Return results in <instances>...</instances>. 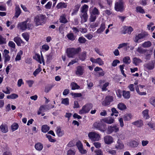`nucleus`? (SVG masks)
I'll use <instances>...</instances> for the list:
<instances>
[{
	"instance_id": "obj_1",
	"label": "nucleus",
	"mask_w": 155,
	"mask_h": 155,
	"mask_svg": "<svg viewBox=\"0 0 155 155\" xmlns=\"http://www.w3.org/2000/svg\"><path fill=\"white\" fill-rule=\"evenodd\" d=\"M81 51L80 47L76 48H69L67 50V55L69 58H73L75 55Z\"/></svg>"
},
{
	"instance_id": "obj_2",
	"label": "nucleus",
	"mask_w": 155,
	"mask_h": 155,
	"mask_svg": "<svg viewBox=\"0 0 155 155\" xmlns=\"http://www.w3.org/2000/svg\"><path fill=\"white\" fill-rule=\"evenodd\" d=\"M45 18V16L42 15H39L36 16L34 19L36 25L38 26L44 23Z\"/></svg>"
},
{
	"instance_id": "obj_3",
	"label": "nucleus",
	"mask_w": 155,
	"mask_h": 155,
	"mask_svg": "<svg viewBox=\"0 0 155 155\" xmlns=\"http://www.w3.org/2000/svg\"><path fill=\"white\" fill-rule=\"evenodd\" d=\"M114 8L115 10L120 12H123L124 10V2L120 0L115 3Z\"/></svg>"
},
{
	"instance_id": "obj_4",
	"label": "nucleus",
	"mask_w": 155,
	"mask_h": 155,
	"mask_svg": "<svg viewBox=\"0 0 155 155\" xmlns=\"http://www.w3.org/2000/svg\"><path fill=\"white\" fill-rule=\"evenodd\" d=\"M88 136L92 141H98L100 138L99 135L95 132H91L88 133Z\"/></svg>"
},
{
	"instance_id": "obj_5",
	"label": "nucleus",
	"mask_w": 155,
	"mask_h": 155,
	"mask_svg": "<svg viewBox=\"0 0 155 155\" xmlns=\"http://www.w3.org/2000/svg\"><path fill=\"white\" fill-rule=\"evenodd\" d=\"M93 105L91 104H86L84 106L82 109L79 111L80 114H83L88 113L92 108Z\"/></svg>"
},
{
	"instance_id": "obj_6",
	"label": "nucleus",
	"mask_w": 155,
	"mask_h": 155,
	"mask_svg": "<svg viewBox=\"0 0 155 155\" xmlns=\"http://www.w3.org/2000/svg\"><path fill=\"white\" fill-rule=\"evenodd\" d=\"M119 130V127L116 125H112L108 126L107 128V134H110L114 132H117Z\"/></svg>"
},
{
	"instance_id": "obj_7",
	"label": "nucleus",
	"mask_w": 155,
	"mask_h": 155,
	"mask_svg": "<svg viewBox=\"0 0 155 155\" xmlns=\"http://www.w3.org/2000/svg\"><path fill=\"white\" fill-rule=\"evenodd\" d=\"M94 128L97 129L101 131L104 132L105 130L102 129L103 124L101 121H98L95 122L93 125Z\"/></svg>"
},
{
	"instance_id": "obj_8",
	"label": "nucleus",
	"mask_w": 155,
	"mask_h": 155,
	"mask_svg": "<svg viewBox=\"0 0 155 155\" xmlns=\"http://www.w3.org/2000/svg\"><path fill=\"white\" fill-rule=\"evenodd\" d=\"M51 108V106H49L48 105H41L40 107L39 110L38 112V114L40 115L41 114V112H44L49 110Z\"/></svg>"
},
{
	"instance_id": "obj_9",
	"label": "nucleus",
	"mask_w": 155,
	"mask_h": 155,
	"mask_svg": "<svg viewBox=\"0 0 155 155\" xmlns=\"http://www.w3.org/2000/svg\"><path fill=\"white\" fill-rule=\"evenodd\" d=\"M9 51L8 50L5 49L2 55L3 57L5 59L4 62L6 63L9 61L10 59V57L8 55Z\"/></svg>"
},
{
	"instance_id": "obj_10",
	"label": "nucleus",
	"mask_w": 155,
	"mask_h": 155,
	"mask_svg": "<svg viewBox=\"0 0 155 155\" xmlns=\"http://www.w3.org/2000/svg\"><path fill=\"white\" fill-rule=\"evenodd\" d=\"M104 140L105 143L109 144L113 142V137L110 135H107L104 138Z\"/></svg>"
},
{
	"instance_id": "obj_11",
	"label": "nucleus",
	"mask_w": 155,
	"mask_h": 155,
	"mask_svg": "<svg viewBox=\"0 0 155 155\" xmlns=\"http://www.w3.org/2000/svg\"><path fill=\"white\" fill-rule=\"evenodd\" d=\"M123 30L122 31V32L124 34L128 33L130 34L133 30V28L130 26H124L123 27Z\"/></svg>"
},
{
	"instance_id": "obj_12",
	"label": "nucleus",
	"mask_w": 155,
	"mask_h": 155,
	"mask_svg": "<svg viewBox=\"0 0 155 155\" xmlns=\"http://www.w3.org/2000/svg\"><path fill=\"white\" fill-rule=\"evenodd\" d=\"M113 101L112 97L111 96L107 97L105 100L102 102L103 105L106 106L110 104V102Z\"/></svg>"
},
{
	"instance_id": "obj_13",
	"label": "nucleus",
	"mask_w": 155,
	"mask_h": 155,
	"mask_svg": "<svg viewBox=\"0 0 155 155\" xmlns=\"http://www.w3.org/2000/svg\"><path fill=\"white\" fill-rule=\"evenodd\" d=\"M84 69L82 67L78 66L77 67L76 74L78 76L83 75L84 73Z\"/></svg>"
},
{
	"instance_id": "obj_14",
	"label": "nucleus",
	"mask_w": 155,
	"mask_h": 155,
	"mask_svg": "<svg viewBox=\"0 0 155 155\" xmlns=\"http://www.w3.org/2000/svg\"><path fill=\"white\" fill-rule=\"evenodd\" d=\"M145 68L148 70L153 69L154 68V65L152 61L144 64Z\"/></svg>"
},
{
	"instance_id": "obj_15",
	"label": "nucleus",
	"mask_w": 155,
	"mask_h": 155,
	"mask_svg": "<svg viewBox=\"0 0 155 155\" xmlns=\"http://www.w3.org/2000/svg\"><path fill=\"white\" fill-rule=\"evenodd\" d=\"M145 37V35L143 33H140L136 35L134 41L136 42H137L139 40L144 38Z\"/></svg>"
},
{
	"instance_id": "obj_16",
	"label": "nucleus",
	"mask_w": 155,
	"mask_h": 155,
	"mask_svg": "<svg viewBox=\"0 0 155 155\" xmlns=\"http://www.w3.org/2000/svg\"><path fill=\"white\" fill-rule=\"evenodd\" d=\"M132 124L137 127H140L143 125V123L141 120H139L133 122Z\"/></svg>"
},
{
	"instance_id": "obj_17",
	"label": "nucleus",
	"mask_w": 155,
	"mask_h": 155,
	"mask_svg": "<svg viewBox=\"0 0 155 155\" xmlns=\"http://www.w3.org/2000/svg\"><path fill=\"white\" fill-rule=\"evenodd\" d=\"M59 20L60 22L64 24L68 22V21L66 19V16L65 14H63L61 16Z\"/></svg>"
},
{
	"instance_id": "obj_18",
	"label": "nucleus",
	"mask_w": 155,
	"mask_h": 155,
	"mask_svg": "<svg viewBox=\"0 0 155 155\" xmlns=\"http://www.w3.org/2000/svg\"><path fill=\"white\" fill-rule=\"evenodd\" d=\"M104 121L107 124H111L114 123V120L111 117H109L104 119Z\"/></svg>"
},
{
	"instance_id": "obj_19",
	"label": "nucleus",
	"mask_w": 155,
	"mask_h": 155,
	"mask_svg": "<svg viewBox=\"0 0 155 155\" xmlns=\"http://www.w3.org/2000/svg\"><path fill=\"white\" fill-rule=\"evenodd\" d=\"M27 21L22 22L19 24L20 29L22 30H25L27 28Z\"/></svg>"
},
{
	"instance_id": "obj_20",
	"label": "nucleus",
	"mask_w": 155,
	"mask_h": 155,
	"mask_svg": "<svg viewBox=\"0 0 155 155\" xmlns=\"http://www.w3.org/2000/svg\"><path fill=\"white\" fill-rule=\"evenodd\" d=\"M145 56V59L147 60L150 59L151 55L152 54V52L151 50H146V51L144 53Z\"/></svg>"
},
{
	"instance_id": "obj_21",
	"label": "nucleus",
	"mask_w": 155,
	"mask_h": 155,
	"mask_svg": "<svg viewBox=\"0 0 155 155\" xmlns=\"http://www.w3.org/2000/svg\"><path fill=\"white\" fill-rule=\"evenodd\" d=\"M139 143L135 140H132L129 142V145L131 147H137L139 145Z\"/></svg>"
},
{
	"instance_id": "obj_22",
	"label": "nucleus",
	"mask_w": 155,
	"mask_h": 155,
	"mask_svg": "<svg viewBox=\"0 0 155 155\" xmlns=\"http://www.w3.org/2000/svg\"><path fill=\"white\" fill-rule=\"evenodd\" d=\"M0 129L3 133H6L8 131V127L5 124H2L0 126Z\"/></svg>"
},
{
	"instance_id": "obj_23",
	"label": "nucleus",
	"mask_w": 155,
	"mask_h": 155,
	"mask_svg": "<svg viewBox=\"0 0 155 155\" xmlns=\"http://www.w3.org/2000/svg\"><path fill=\"white\" fill-rule=\"evenodd\" d=\"M14 41L18 46H20L21 43L23 42L22 40L18 37H15L14 39Z\"/></svg>"
},
{
	"instance_id": "obj_24",
	"label": "nucleus",
	"mask_w": 155,
	"mask_h": 155,
	"mask_svg": "<svg viewBox=\"0 0 155 155\" xmlns=\"http://www.w3.org/2000/svg\"><path fill=\"white\" fill-rule=\"evenodd\" d=\"M15 12L14 17L18 18L21 13V10L19 6H16L15 8Z\"/></svg>"
},
{
	"instance_id": "obj_25",
	"label": "nucleus",
	"mask_w": 155,
	"mask_h": 155,
	"mask_svg": "<svg viewBox=\"0 0 155 155\" xmlns=\"http://www.w3.org/2000/svg\"><path fill=\"white\" fill-rule=\"evenodd\" d=\"M142 61L140 58L134 57L133 58V63L136 65H137L141 63Z\"/></svg>"
},
{
	"instance_id": "obj_26",
	"label": "nucleus",
	"mask_w": 155,
	"mask_h": 155,
	"mask_svg": "<svg viewBox=\"0 0 155 155\" xmlns=\"http://www.w3.org/2000/svg\"><path fill=\"white\" fill-rule=\"evenodd\" d=\"M105 28V24L104 23H102L101 25L100 28L97 30V32L98 33H101L104 30Z\"/></svg>"
},
{
	"instance_id": "obj_27",
	"label": "nucleus",
	"mask_w": 155,
	"mask_h": 155,
	"mask_svg": "<svg viewBox=\"0 0 155 155\" xmlns=\"http://www.w3.org/2000/svg\"><path fill=\"white\" fill-rule=\"evenodd\" d=\"M56 133L59 137L62 136L64 134V131L61 130L60 127L57 128Z\"/></svg>"
},
{
	"instance_id": "obj_28",
	"label": "nucleus",
	"mask_w": 155,
	"mask_h": 155,
	"mask_svg": "<svg viewBox=\"0 0 155 155\" xmlns=\"http://www.w3.org/2000/svg\"><path fill=\"white\" fill-rule=\"evenodd\" d=\"M67 6V5L65 3L61 2L58 4L56 7L58 9H59L61 8H66Z\"/></svg>"
},
{
	"instance_id": "obj_29",
	"label": "nucleus",
	"mask_w": 155,
	"mask_h": 155,
	"mask_svg": "<svg viewBox=\"0 0 155 155\" xmlns=\"http://www.w3.org/2000/svg\"><path fill=\"white\" fill-rule=\"evenodd\" d=\"M132 117V116L131 114H127L123 116V118L124 120H129L131 119Z\"/></svg>"
},
{
	"instance_id": "obj_30",
	"label": "nucleus",
	"mask_w": 155,
	"mask_h": 155,
	"mask_svg": "<svg viewBox=\"0 0 155 155\" xmlns=\"http://www.w3.org/2000/svg\"><path fill=\"white\" fill-rule=\"evenodd\" d=\"M123 95L125 98L128 99L130 97V92L124 91Z\"/></svg>"
},
{
	"instance_id": "obj_31",
	"label": "nucleus",
	"mask_w": 155,
	"mask_h": 155,
	"mask_svg": "<svg viewBox=\"0 0 155 155\" xmlns=\"http://www.w3.org/2000/svg\"><path fill=\"white\" fill-rule=\"evenodd\" d=\"M117 107L119 109L121 110H123L126 109V105L122 103H119L117 105Z\"/></svg>"
},
{
	"instance_id": "obj_32",
	"label": "nucleus",
	"mask_w": 155,
	"mask_h": 155,
	"mask_svg": "<svg viewBox=\"0 0 155 155\" xmlns=\"http://www.w3.org/2000/svg\"><path fill=\"white\" fill-rule=\"evenodd\" d=\"M43 147V145L41 143H38L35 145V149L38 150L40 151L42 149Z\"/></svg>"
},
{
	"instance_id": "obj_33",
	"label": "nucleus",
	"mask_w": 155,
	"mask_h": 155,
	"mask_svg": "<svg viewBox=\"0 0 155 155\" xmlns=\"http://www.w3.org/2000/svg\"><path fill=\"white\" fill-rule=\"evenodd\" d=\"M67 36L69 40L71 41H74L76 38V37L72 33H70L68 34Z\"/></svg>"
},
{
	"instance_id": "obj_34",
	"label": "nucleus",
	"mask_w": 155,
	"mask_h": 155,
	"mask_svg": "<svg viewBox=\"0 0 155 155\" xmlns=\"http://www.w3.org/2000/svg\"><path fill=\"white\" fill-rule=\"evenodd\" d=\"M88 6L86 5H84L81 8V12L83 13H87V12L88 10Z\"/></svg>"
},
{
	"instance_id": "obj_35",
	"label": "nucleus",
	"mask_w": 155,
	"mask_h": 155,
	"mask_svg": "<svg viewBox=\"0 0 155 155\" xmlns=\"http://www.w3.org/2000/svg\"><path fill=\"white\" fill-rule=\"evenodd\" d=\"M86 56V52L84 51L82 52L79 55V58L82 61L85 60Z\"/></svg>"
},
{
	"instance_id": "obj_36",
	"label": "nucleus",
	"mask_w": 155,
	"mask_h": 155,
	"mask_svg": "<svg viewBox=\"0 0 155 155\" xmlns=\"http://www.w3.org/2000/svg\"><path fill=\"white\" fill-rule=\"evenodd\" d=\"M91 14L95 15H98L100 12L98 9L96 7H94L92 10Z\"/></svg>"
},
{
	"instance_id": "obj_37",
	"label": "nucleus",
	"mask_w": 155,
	"mask_h": 155,
	"mask_svg": "<svg viewBox=\"0 0 155 155\" xmlns=\"http://www.w3.org/2000/svg\"><path fill=\"white\" fill-rule=\"evenodd\" d=\"M123 61L124 63L127 64H129L130 62V58L128 56L124 57Z\"/></svg>"
},
{
	"instance_id": "obj_38",
	"label": "nucleus",
	"mask_w": 155,
	"mask_h": 155,
	"mask_svg": "<svg viewBox=\"0 0 155 155\" xmlns=\"http://www.w3.org/2000/svg\"><path fill=\"white\" fill-rule=\"evenodd\" d=\"M49 127L46 125H45L42 126L41 130L43 132L46 133L49 130Z\"/></svg>"
},
{
	"instance_id": "obj_39",
	"label": "nucleus",
	"mask_w": 155,
	"mask_h": 155,
	"mask_svg": "<svg viewBox=\"0 0 155 155\" xmlns=\"http://www.w3.org/2000/svg\"><path fill=\"white\" fill-rule=\"evenodd\" d=\"M71 89L73 90L78 89L80 87L76 83L74 82L71 83Z\"/></svg>"
},
{
	"instance_id": "obj_40",
	"label": "nucleus",
	"mask_w": 155,
	"mask_h": 155,
	"mask_svg": "<svg viewBox=\"0 0 155 155\" xmlns=\"http://www.w3.org/2000/svg\"><path fill=\"white\" fill-rule=\"evenodd\" d=\"M124 147V146L123 144L117 142V144L115 145V148L117 149H123Z\"/></svg>"
},
{
	"instance_id": "obj_41",
	"label": "nucleus",
	"mask_w": 155,
	"mask_h": 155,
	"mask_svg": "<svg viewBox=\"0 0 155 155\" xmlns=\"http://www.w3.org/2000/svg\"><path fill=\"white\" fill-rule=\"evenodd\" d=\"M151 45V43L150 41L145 42L142 44V46L144 48H148L150 47Z\"/></svg>"
},
{
	"instance_id": "obj_42",
	"label": "nucleus",
	"mask_w": 155,
	"mask_h": 155,
	"mask_svg": "<svg viewBox=\"0 0 155 155\" xmlns=\"http://www.w3.org/2000/svg\"><path fill=\"white\" fill-rule=\"evenodd\" d=\"M18 97L17 94H12L10 95H8L7 96V98L8 99H14L17 98Z\"/></svg>"
},
{
	"instance_id": "obj_43",
	"label": "nucleus",
	"mask_w": 155,
	"mask_h": 155,
	"mask_svg": "<svg viewBox=\"0 0 155 155\" xmlns=\"http://www.w3.org/2000/svg\"><path fill=\"white\" fill-rule=\"evenodd\" d=\"M18 124L16 123H14L11 126L12 129L13 131H14L18 129Z\"/></svg>"
},
{
	"instance_id": "obj_44",
	"label": "nucleus",
	"mask_w": 155,
	"mask_h": 155,
	"mask_svg": "<svg viewBox=\"0 0 155 155\" xmlns=\"http://www.w3.org/2000/svg\"><path fill=\"white\" fill-rule=\"evenodd\" d=\"M137 51L140 54H144L146 51V50L142 48L141 47H139Z\"/></svg>"
},
{
	"instance_id": "obj_45",
	"label": "nucleus",
	"mask_w": 155,
	"mask_h": 155,
	"mask_svg": "<svg viewBox=\"0 0 155 155\" xmlns=\"http://www.w3.org/2000/svg\"><path fill=\"white\" fill-rule=\"evenodd\" d=\"M53 87V86L51 85L45 86V92L46 93H48Z\"/></svg>"
},
{
	"instance_id": "obj_46",
	"label": "nucleus",
	"mask_w": 155,
	"mask_h": 155,
	"mask_svg": "<svg viewBox=\"0 0 155 155\" xmlns=\"http://www.w3.org/2000/svg\"><path fill=\"white\" fill-rule=\"evenodd\" d=\"M96 63L100 65H103L104 64V62L100 58L96 59Z\"/></svg>"
},
{
	"instance_id": "obj_47",
	"label": "nucleus",
	"mask_w": 155,
	"mask_h": 155,
	"mask_svg": "<svg viewBox=\"0 0 155 155\" xmlns=\"http://www.w3.org/2000/svg\"><path fill=\"white\" fill-rule=\"evenodd\" d=\"M136 90L137 92L140 95H145L146 94V93L145 92H140L139 91V88L138 87V86H137L135 87Z\"/></svg>"
},
{
	"instance_id": "obj_48",
	"label": "nucleus",
	"mask_w": 155,
	"mask_h": 155,
	"mask_svg": "<svg viewBox=\"0 0 155 155\" xmlns=\"http://www.w3.org/2000/svg\"><path fill=\"white\" fill-rule=\"evenodd\" d=\"M61 103L64 104L66 105L69 104V99L68 98L62 99Z\"/></svg>"
},
{
	"instance_id": "obj_49",
	"label": "nucleus",
	"mask_w": 155,
	"mask_h": 155,
	"mask_svg": "<svg viewBox=\"0 0 155 155\" xmlns=\"http://www.w3.org/2000/svg\"><path fill=\"white\" fill-rule=\"evenodd\" d=\"M96 16L95 15L91 14L90 16V18H89L90 21L91 22H94L95 21L96 18Z\"/></svg>"
},
{
	"instance_id": "obj_50",
	"label": "nucleus",
	"mask_w": 155,
	"mask_h": 155,
	"mask_svg": "<svg viewBox=\"0 0 155 155\" xmlns=\"http://www.w3.org/2000/svg\"><path fill=\"white\" fill-rule=\"evenodd\" d=\"M136 10L137 12H138L141 13H144L145 12L143 9L141 7L138 6L136 8Z\"/></svg>"
},
{
	"instance_id": "obj_51",
	"label": "nucleus",
	"mask_w": 155,
	"mask_h": 155,
	"mask_svg": "<svg viewBox=\"0 0 155 155\" xmlns=\"http://www.w3.org/2000/svg\"><path fill=\"white\" fill-rule=\"evenodd\" d=\"M34 58L37 61L39 62L40 64L41 63V60L40 55L38 54H36Z\"/></svg>"
},
{
	"instance_id": "obj_52",
	"label": "nucleus",
	"mask_w": 155,
	"mask_h": 155,
	"mask_svg": "<svg viewBox=\"0 0 155 155\" xmlns=\"http://www.w3.org/2000/svg\"><path fill=\"white\" fill-rule=\"evenodd\" d=\"M78 41L80 43H84L86 41V40L84 38L81 37L79 38Z\"/></svg>"
},
{
	"instance_id": "obj_53",
	"label": "nucleus",
	"mask_w": 155,
	"mask_h": 155,
	"mask_svg": "<svg viewBox=\"0 0 155 155\" xmlns=\"http://www.w3.org/2000/svg\"><path fill=\"white\" fill-rule=\"evenodd\" d=\"M6 43V39L3 38L1 36H0V45L5 44Z\"/></svg>"
},
{
	"instance_id": "obj_54",
	"label": "nucleus",
	"mask_w": 155,
	"mask_h": 155,
	"mask_svg": "<svg viewBox=\"0 0 155 155\" xmlns=\"http://www.w3.org/2000/svg\"><path fill=\"white\" fill-rule=\"evenodd\" d=\"M71 94L72 96H74V97H79L82 96V94L80 93H71Z\"/></svg>"
},
{
	"instance_id": "obj_55",
	"label": "nucleus",
	"mask_w": 155,
	"mask_h": 155,
	"mask_svg": "<svg viewBox=\"0 0 155 155\" xmlns=\"http://www.w3.org/2000/svg\"><path fill=\"white\" fill-rule=\"evenodd\" d=\"M22 36L27 41L28 40L29 36L28 34L27 33H23L22 34Z\"/></svg>"
},
{
	"instance_id": "obj_56",
	"label": "nucleus",
	"mask_w": 155,
	"mask_h": 155,
	"mask_svg": "<svg viewBox=\"0 0 155 155\" xmlns=\"http://www.w3.org/2000/svg\"><path fill=\"white\" fill-rule=\"evenodd\" d=\"M94 152L96 153V155H103L102 151L100 149L95 150Z\"/></svg>"
},
{
	"instance_id": "obj_57",
	"label": "nucleus",
	"mask_w": 155,
	"mask_h": 155,
	"mask_svg": "<svg viewBox=\"0 0 155 155\" xmlns=\"http://www.w3.org/2000/svg\"><path fill=\"white\" fill-rule=\"evenodd\" d=\"M8 46L13 48H15V43L12 41H10L9 42L8 44Z\"/></svg>"
},
{
	"instance_id": "obj_58",
	"label": "nucleus",
	"mask_w": 155,
	"mask_h": 155,
	"mask_svg": "<svg viewBox=\"0 0 155 155\" xmlns=\"http://www.w3.org/2000/svg\"><path fill=\"white\" fill-rule=\"evenodd\" d=\"M87 18L88 15L87 13H84V14L82 15V18L84 20V22L87 21Z\"/></svg>"
},
{
	"instance_id": "obj_59",
	"label": "nucleus",
	"mask_w": 155,
	"mask_h": 155,
	"mask_svg": "<svg viewBox=\"0 0 155 155\" xmlns=\"http://www.w3.org/2000/svg\"><path fill=\"white\" fill-rule=\"evenodd\" d=\"M41 70V69L40 68H39L36 69L33 73V75L36 76Z\"/></svg>"
},
{
	"instance_id": "obj_60",
	"label": "nucleus",
	"mask_w": 155,
	"mask_h": 155,
	"mask_svg": "<svg viewBox=\"0 0 155 155\" xmlns=\"http://www.w3.org/2000/svg\"><path fill=\"white\" fill-rule=\"evenodd\" d=\"M147 125L153 130H155V123L153 124L152 123H150L147 124Z\"/></svg>"
},
{
	"instance_id": "obj_61",
	"label": "nucleus",
	"mask_w": 155,
	"mask_h": 155,
	"mask_svg": "<svg viewBox=\"0 0 155 155\" xmlns=\"http://www.w3.org/2000/svg\"><path fill=\"white\" fill-rule=\"evenodd\" d=\"M120 63V61L119 60L117 59L115 60L113 62L112 65L114 67H115L117 65V64Z\"/></svg>"
},
{
	"instance_id": "obj_62",
	"label": "nucleus",
	"mask_w": 155,
	"mask_h": 155,
	"mask_svg": "<svg viewBox=\"0 0 155 155\" xmlns=\"http://www.w3.org/2000/svg\"><path fill=\"white\" fill-rule=\"evenodd\" d=\"M46 136L50 141L52 142H54L55 141V140L52 139L51 138V137L50 135L46 134Z\"/></svg>"
},
{
	"instance_id": "obj_63",
	"label": "nucleus",
	"mask_w": 155,
	"mask_h": 155,
	"mask_svg": "<svg viewBox=\"0 0 155 155\" xmlns=\"http://www.w3.org/2000/svg\"><path fill=\"white\" fill-rule=\"evenodd\" d=\"M75 154V152L71 150H69L67 152V155H74Z\"/></svg>"
},
{
	"instance_id": "obj_64",
	"label": "nucleus",
	"mask_w": 155,
	"mask_h": 155,
	"mask_svg": "<svg viewBox=\"0 0 155 155\" xmlns=\"http://www.w3.org/2000/svg\"><path fill=\"white\" fill-rule=\"evenodd\" d=\"M150 104L155 107V98H150Z\"/></svg>"
}]
</instances>
